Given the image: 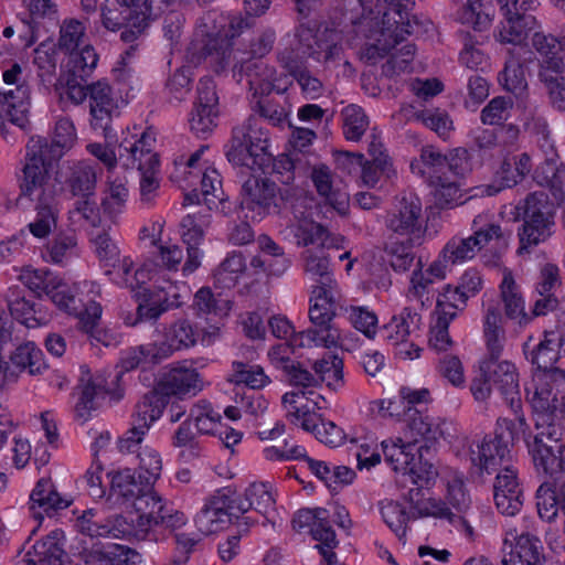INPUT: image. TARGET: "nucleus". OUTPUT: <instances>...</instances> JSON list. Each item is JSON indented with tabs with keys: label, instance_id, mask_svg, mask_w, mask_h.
<instances>
[{
	"label": "nucleus",
	"instance_id": "1",
	"mask_svg": "<svg viewBox=\"0 0 565 565\" xmlns=\"http://www.w3.org/2000/svg\"><path fill=\"white\" fill-rule=\"evenodd\" d=\"M527 428L524 415H518V422L500 418L493 436L470 446L472 466L480 472L495 473L493 500L498 511L508 516L515 515L523 505V489L510 446Z\"/></svg>",
	"mask_w": 565,
	"mask_h": 565
},
{
	"label": "nucleus",
	"instance_id": "2",
	"mask_svg": "<svg viewBox=\"0 0 565 565\" xmlns=\"http://www.w3.org/2000/svg\"><path fill=\"white\" fill-rule=\"evenodd\" d=\"M172 0H106L102 7V24L118 32L125 43L137 41Z\"/></svg>",
	"mask_w": 565,
	"mask_h": 565
},
{
	"label": "nucleus",
	"instance_id": "3",
	"mask_svg": "<svg viewBox=\"0 0 565 565\" xmlns=\"http://www.w3.org/2000/svg\"><path fill=\"white\" fill-rule=\"evenodd\" d=\"M285 54L295 60L296 64H303L305 60L312 58L329 67L330 64L341 60L342 45L334 29L321 28L308 22L295 29L289 46L279 52L278 57L281 64H284Z\"/></svg>",
	"mask_w": 565,
	"mask_h": 565
},
{
	"label": "nucleus",
	"instance_id": "4",
	"mask_svg": "<svg viewBox=\"0 0 565 565\" xmlns=\"http://www.w3.org/2000/svg\"><path fill=\"white\" fill-rule=\"evenodd\" d=\"M134 508L137 516L128 522L132 527L130 537L136 540L157 541V531L159 529L174 532L186 523L185 515L177 511L171 503L153 491L152 488L136 500Z\"/></svg>",
	"mask_w": 565,
	"mask_h": 565
},
{
	"label": "nucleus",
	"instance_id": "5",
	"mask_svg": "<svg viewBox=\"0 0 565 565\" xmlns=\"http://www.w3.org/2000/svg\"><path fill=\"white\" fill-rule=\"evenodd\" d=\"M259 118L250 115L244 124L232 131L226 157L233 164L248 170H262L271 161L268 152V131L259 125Z\"/></svg>",
	"mask_w": 565,
	"mask_h": 565
},
{
	"label": "nucleus",
	"instance_id": "6",
	"mask_svg": "<svg viewBox=\"0 0 565 565\" xmlns=\"http://www.w3.org/2000/svg\"><path fill=\"white\" fill-rule=\"evenodd\" d=\"M522 225L518 231L520 253L546 242L554 233L556 209L547 193L536 191L518 205Z\"/></svg>",
	"mask_w": 565,
	"mask_h": 565
},
{
	"label": "nucleus",
	"instance_id": "7",
	"mask_svg": "<svg viewBox=\"0 0 565 565\" xmlns=\"http://www.w3.org/2000/svg\"><path fill=\"white\" fill-rule=\"evenodd\" d=\"M337 289L313 288L310 298L309 320L311 327L299 332L300 347H337L341 339L340 329L334 323Z\"/></svg>",
	"mask_w": 565,
	"mask_h": 565
},
{
	"label": "nucleus",
	"instance_id": "8",
	"mask_svg": "<svg viewBox=\"0 0 565 565\" xmlns=\"http://www.w3.org/2000/svg\"><path fill=\"white\" fill-rule=\"evenodd\" d=\"M39 140H30L26 145L24 164L18 175L20 198H26L34 203L55 202L57 199V186L53 182L50 169L51 157L42 153Z\"/></svg>",
	"mask_w": 565,
	"mask_h": 565
},
{
	"label": "nucleus",
	"instance_id": "9",
	"mask_svg": "<svg viewBox=\"0 0 565 565\" xmlns=\"http://www.w3.org/2000/svg\"><path fill=\"white\" fill-rule=\"evenodd\" d=\"M45 295L61 309L70 315L78 316V327L92 339L107 344L106 333L99 328L102 306L96 301H88L82 309V300L77 298V285H71L54 275L49 280Z\"/></svg>",
	"mask_w": 565,
	"mask_h": 565
},
{
	"label": "nucleus",
	"instance_id": "10",
	"mask_svg": "<svg viewBox=\"0 0 565 565\" xmlns=\"http://www.w3.org/2000/svg\"><path fill=\"white\" fill-rule=\"evenodd\" d=\"M535 428L533 441H527V445L536 468L545 475L565 471V428L562 427V423H552L551 415L544 413L536 416Z\"/></svg>",
	"mask_w": 565,
	"mask_h": 565
},
{
	"label": "nucleus",
	"instance_id": "11",
	"mask_svg": "<svg viewBox=\"0 0 565 565\" xmlns=\"http://www.w3.org/2000/svg\"><path fill=\"white\" fill-rule=\"evenodd\" d=\"M481 7V0H466L456 13L458 22L471 26L475 31V34L469 31H460L463 47L459 54V61L470 70H479L487 64V55L479 46L487 39L482 32L490 28L491 19L482 11Z\"/></svg>",
	"mask_w": 565,
	"mask_h": 565
},
{
	"label": "nucleus",
	"instance_id": "12",
	"mask_svg": "<svg viewBox=\"0 0 565 565\" xmlns=\"http://www.w3.org/2000/svg\"><path fill=\"white\" fill-rule=\"evenodd\" d=\"M215 12H206L199 19L198 29L204 38L202 47L205 56L210 57L220 70H224L232 63L235 52L232 50L231 40L239 36L245 30L254 25L255 20L250 17L234 15L228 22V32L224 35L214 32L211 25L215 21Z\"/></svg>",
	"mask_w": 565,
	"mask_h": 565
},
{
	"label": "nucleus",
	"instance_id": "13",
	"mask_svg": "<svg viewBox=\"0 0 565 565\" xmlns=\"http://www.w3.org/2000/svg\"><path fill=\"white\" fill-rule=\"evenodd\" d=\"M238 210L245 218L260 221L268 214H278L284 202L280 188L267 178L250 174L241 190Z\"/></svg>",
	"mask_w": 565,
	"mask_h": 565
},
{
	"label": "nucleus",
	"instance_id": "14",
	"mask_svg": "<svg viewBox=\"0 0 565 565\" xmlns=\"http://www.w3.org/2000/svg\"><path fill=\"white\" fill-rule=\"evenodd\" d=\"M385 461L395 472H401L407 477L412 483L430 484V481L437 476L433 465L427 469L418 467L420 463L417 458L419 448L415 443L404 440L402 437L388 438L381 443Z\"/></svg>",
	"mask_w": 565,
	"mask_h": 565
},
{
	"label": "nucleus",
	"instance_id": "15",
	"mask_svg": "<svg viewBox=\"0 0 565 565\" xmlns=\"http://www.w3.org/2000/svg\"><path fill=\"white\" fill-rule=\"evenodd\" d=\"M89 126L103 132L105 138L111 137V122L119 116V100L106 79L90 83L88 96Z\"/></svg>",
	"mask_w": 565,
	"mask_h": 565
},
{
	"label": "nucleus",
	"instance_id": "16",
	"mask_svg": "<svg viewBox=\"0 0 565 565\" xmlns=\"http://www.w3.org/2000/svg\"><path fill=\"white\" fill-rule=\"evenodd\" d=\"M480 371L486 375L489 374L493 388L509 405L515 415L514 422H518V415H523V413L519 374L515 365L509 361L499 362L498 359L489 356L488 360L481 363Z\"/></svg>",
	"mask_w": 565,
	"mask_h": 565
},
{
	"label": "nucleus",
	"instance_id": "17",
	"mask_svg": "<svg viewBox=\"0 0 565 565\" xmlns=\"http://www.w3.org/2000/svg\"><path fill=\"white\" fill-rule=\"evenodd\" d=\"M422 202L415 194H404L397 199L394 209L387 213L386 227L399 235H409L412 244H420L424 234L422 226Z\"/></svg>",
	"mask_w": 565,
	"mask_h": 565
},
{
	"label": "nucleus",
	"instance_id": "18",
	"mask_svg": "<svg viewBox=\"0 0 565 565\" xmlns=\"http://www.w3.org/2000/svg\"><path fill=\"white\" fill-rule=\"evenodd\" d=\"M78 531L92 539L111 537L130 539L132 527L122 515L105 516L94 510L84 511L77 519Z\"/></svg>",
	"mask_w": 565,
	"mask_h": 565
},
{
	"label": "nucleus",
	"instance_id": "19",
	"mask_svg": "<svg viewBox=\"0 0 565 565\" xmlns=\"http://www.w3.org/2000/svg\"><path fill=\"white\" fill-rule=\"evenodd\" d=\"M154 137L142 132L137 140L125 139L118 148V162L125 169H136L139 172L159 169V158L153 151Z\"/></svg>",
	"mask_w": 565,
	"mask_h": 565
},
{
	"label": "nucleus",
	"instance_id": "20",
	"mask_svg": "<svg viewBox=\"0 0 565 565\" xmlns=\"http://www.w3.org/2000/svg\"><path fill=\"white\" fill-rule=\"evenodd\" d=\"M446 273L445 265L438 258L426 268L418 258L409 278L407 298L420 301L422 306L430 303L436 292L435 286L446 278Z\"/></svg>",
	"mask_w": 565,
	"mask_h": 565
},
{
	"label": "nucleus",
	"instance_id": "21",
	"mask_svg": "<svg viewBox=\"0 0 565 565\" xmlns=\"http://www.w3.org/2000/svg\"><path fill=\"white\" fill-rule=\"evenodd\" d=\"M564 338L557 332H545L544 340L530 350L529 341L523 344L526 359L536 366L535 373H548L565 379V371L555 366L561 358V347Z\"/></svg>",
	"mask_w": 565,
	"mask_h": 565
},
{
	"label": "nucleus",
	"instance_id": "22",
	"mask_svg": "<svg viewBox=\"0 0 565 565\" xmlns=\"http://www.w3.org/2000/svg\"><path fill=\"white\" fill-rule=\"evenodd\" d=\"M541 541L529 533L507 532L501 561L507 565H542Z\"/></svg>",
	"mask_w": 565,
	"mask_h": 565
},
{
	"label": "nucleus",
	"instance_id": "23",
	"mask_svg": "<svg viewBox=\"0 0 565 565\" xmlns=\"http://www.w3.org/2000/svg\"><path fill=\"white\" fill-rule=\"evenodd\" d=\"M250 509L252 503H248L245 497L227 498L224 495L217 498L211 505H205L195 516V523L202 532L212 533L218 529L217 523L223 521L222 515L239 519L241 514Z\"/></svg>",
	"mask_w": 565,
	"mask_h": 565
},
{
	"label": "nucleus",
	"instance_id": "24",
	"mask_svg": "<svg viewBox=\"0 0 565 565\" xmlns=\"http://www.w3.org/2000/svg\"><path fill=\"white\" fill-rule=\"evenodd\" d=\"M209 214H189L181 221L182 241L186 245L188 258L182 267L184 276L194 273L201 265L204 227L209 225Z\"/></svg>",
	"mask_w": 565,
	"mask_h": 565
},
{
	"label": "nucleus",
	"instance_id": "25",
	"mask_svg": "<svg viewBox=\"0 0 565 565\" xmlns=\"http://www.w3.org/2000/svg\"><path fill=\"white\" fill-rule=\"evenodd\" d=\"M11 365L8 362L0 361V386L12 380L15 371H28L31 375L41 374L46 364L43 359V352L33 342H26L19 345L10 355Z\"/></svg>",
	"mask_w": 565,
	"mask_h": 565
},
{
	"label": "nucleus",
	"instance_id": "26",
	"mask_svg": "<svg viewBox=\"0 0 565 565\" xmlns=\"http://www.w3.org/2000/svg\"><path fill=\"white\" fill-rule=\"evenodd\" d=\"M548 476L536 490V508L540 518L551 522L559 510L565 515V471Z\"/></svg>",
	"mask_w": 565,
	"mask_h": 565
},
{
	"label": "nucleus",
	"instance_id": "27",
	"mask_svg": "<svg viewBox=\"0 0 565 565\" xmlns=\"http://www.w3.org/2000/svg\"><path fill=\"white\" fill-rule=\"evenodd\" d=\"M166 396L196 395L203 390V381L195 369L177 366L164 372L156 383Z\"/></svg>",
	"mask_w": 565,
	"mask_h": 565
},
{
	"label": "nucleus",
	"instance_id": "28",
	"mask_svg": "<svg viewBox=\"0 0 565 565\" xmlns=\"http://www.w3.org/2000/svg\"><path fill=\"white\" fill-rule=\"evenodd\" d=\"M72 503L67 497L60 494L50 478H41L30 494V509L35 520L41 522L44 514L68 508Z\"/></svg>",
	"mask_w": 565,
	"mask_h": 565
},
{
	"label": "nucleus",
	"instance_id": "29",
	"mask_svg": "<svg viewBox=\"0 0 565 565\" xmlns=\"http://www.w3.org/2000/svg\"><path fill=\"white\" fill-rule=\"evenodd\" d=\"M526 53H529L526 49H509L504 67L498 75L499 83L503 89L512 93L518 98H522L527 93L524 66V55Z\"/></svg>",
	"mask_w": 565,
	"mask_h": 565
},
{
	"label": "nucleus",
	"instance_id": "30",
	"mask_svg": "<svg viewBox=\"0 0 565 565\" xmlns=\"http://www.w3.org/2000/svg\"><path fill=\"white\" fill-rule=\"evenodd\" d=\"M494 31V39L501 44H511L515 49H526V40L535 31L539 22L535 17L502 15Z\"/></svg>",
	"mask_w": 565,
	"mask_h": 565
},
{
	"label": "nucleus",
	"instance_id": "31",
	"mask_svg": "<svg viewBox=\"0 0 565 565\" xmlns=\"http://www.w3.org/2000/svg\"><path fill=\"white\" fill-rule=\"evenodd\" d=\"M422 317L411 307H404L398 315L392 317L390 322L383 326L384 340L393 345L405 343L420 331Z\"/></svg>",
	"mask_w": 565,
	"mask_h": 565
},
{
	"label": "nucleus",
	"instance_id": "32",
	"mask_svg": "<svg viewBox=\"0 0 565 565\" xmlns=\"http://www.w3.org/2000/svg\"><path fill=\"white\" fill-rule=\"evenodd\" d=\"M458 521L445 520L452 527L465 531L468 536L473 535L472 526L467 522L463 514L469 510L471 500L465 489L463 480L457 476L447 481L446 501H444Z\"/></svg>",
	"mask_w": 565,
	"mask_h": 565
},
{
	"label": "nucleus",
	"instance_id": "33",
	"mask_svg": "<svg viewBox=\"0 0 565 565\" xmlns=\"http://www.w3.org/2000/svg\"><path fill=\"white\" fill-rule=\"evenodd\" d=\"M65 184L74 196L95 195L97 174L88 161H68L64 167Z\"/></svg>",
	"mask_w": 565,
	"mask_h": 565
},
{
	"label": "nucleus",
	"instance_id": "34",
	"mask_svg": "<svg viewBox=\"0 0 565 565\" xmlns=\"http://www.w3.org/2000/svg\"><path fill=\"white\" fill-rule=\"evenodd\" d=\"M162 340H156V344L163 359H168L174 351L188 349L196 343L198 331L192 324L181 319L164 328Z\"/></svg>",
	"mask_w": 565,
	"mask_h": 565
},
{
	"label": "nucleus",
	"instance_id": "35",
	"mask_svg": "<svg viewBox=\"0 0 565 565\" xmlns=\"http://www.w3.org/2000/svg\"><path fill=\"white\" fill-rule=\"evenodd\" d=\"M415 484L417 487L409 489L405 497L407 502L411 504L413 519L431 516L438 520L454 521V514L450 513V509L443 500L436 498H422V489L428 484ZM455 521H458V519L456 518Z\"/></svg>",
	"mask_w": 565,
	"mask_h": 565
},
{
	"label": "nucleus",
	"instance_id": "36",
	"mask_svg": "<svg viewBox=\"0 0 565 565\" xmlns=\"http://www.w3.org/2000/svg\"><path fill=\"white\" fill-rule=\"evenodd\" d=\"M564 70V62L553 58L547 62L543 70L539 71V78L546 88L550 103L558 111H565Z\"/></svg>",
	"mask_w": 565,
	"mask_h": 565
},
{
	"label": "nucleus",
	"instance_id": "37",
	"mask_svg": "<svg viewBox=\"0 0 565 565\" xmlns=\"http://www.w3.org/2000/svg\"><path fill=\"white\" fill-rule=\"evenodd\" d=\"M168 403L169 398L156 384L136 404L132 422L138 424L141 429H149L161 417Z\"/></svg>",
	"mask_w": 565,
	"mask_h": 565
},
{
	"label": "nucleus",
	"instance_id": "38",
	"mask_svg": "<svg viewBox=\"0 0 565 565\" xmlns=\"http://www.w3.org/2000/svg\"><path fill=\"white\" fill-rule=\"evenodd\" d=\"M6 300L11 316L28 328H35L44 320L40 310L36 309V303L26 299L25 291L21 287H10L6 294Z\"/></svg>",
	"mask_w": 565,
	"mask_h": 565
},
{
	"label": "nucleus",
	"instance_id": "39",
	"mask_svg": "<svg viewBox=\"0 0 565 565\" xmlns=\"http://www.w3.org/2000/svg\"><path fill=\"white\" fill-rule=\"evenodd\" d=\"M0 103L7 107L9 120L24 128L29 120L30 88L26 84H18L14 88L0 90Z\"/></svg>",
	"mask_w": 565,
	"mask_h": 565
},
{
	"label": "nucleus",
	"instance_id": "40",
	"mask_svg": "<svg viewBox=\"0 0 565 565\" xmlns=\"http://www.w3.org/2000/svg\"><path fill=\"white\" fill-rule=\"evenodd\" d=\"M500 294L508 319L518 322L520 326H525L532 320V316L525 311L524 299L510 271L503 276Z\"/></svg>",
	"mask_w": 565,
	"mask_h": 565
},
{
	"label": "nucleus",
	"instance_id": "41",
	"mask_svg": "<svg viewBox=\"0 0 565 565\" xmlns=\"http://www.w3.org/2000/svg\"><path fill=\"white\" fill-rule=\"evenodd\" d=\"M386 9L382 18V33H387L398 42L403 33L411 34L408 20L409 0H383Z\"/></svg>",
	"mask_w": 565,
	"mask_h": 565
},
{
	"label": "nucleus",
	"instance_id": "42",
	"mask_svg": "<svg viewBox=\"0 0 565 565\" xmlns=\"http://www.w3.org/2000/svg\"><path fill=\"white\" fill-rule=\"evenodd\" d=\"M151 487H146L143 478L136 479L135 472L127 468L111 473L110 493L122 503H136L139 497L143 495Z\"/></svg>",
	"mask_w": 565,
	"mask_h": 565
},
{
	"label": "nucleus",
	"instance_id": "43",
	"mask_svg": "<svg viewBox=\"0 0 565 565\" xmlns=\"http://www.w3.org/2000/svg\"><path fill=\"white\" fill-rule=\"evenodd\" d=\"M404 424L405 438L415 443V445H417L419 439L436 441L443 436L439 424L435 423L434 418L428 415H424L417 407L413 412L407 413V419Z\"/></svg>",
	"mask_w": 565,
	"mask_h": 565
},
{
	"label": "nucleus",
	"instance_id": "44",
	"mask_svg": "<svg viewBox=\"0 0 565 565\" xmlns=\"http://www.w3.org/2000/svg\"><path fill=\"white\" fill-rule=\"evenodd\" d=\"M303 258L307 275L316 281L312 289L318 287H323V289L328 291H330V289H337V280L333 277L329 258L324 255L323 249L317 252L308 249L303 253Z\"/></svg>",
	"mask_w": 565,
	"mask_h": 565
},
{
	"label": "nucleus",
	"instance_id": "45",
	"mask_svg": "<svg viewBox=\"0 0 565 565\" xmlns=\"http://www.w3.org/2000/svg\"><path fill=\"white\" fill-rule=\"evenodd\" d=\"M188 419L194 424L199 435L222 433V415L206 399H199L192 405Z\"/></svg>",
	"mask_w": 565,
	"mask_h": 565
},
{
	"label": "nucleus",
	"instance_id": "46",
	"mask_svg": "<svg viewBox=\"0 0 565 565\" xmlns=\"http://www.w3.org/2000/svg\"><path fill=\"white\" fill-rule=\"evenodd\" d=\"M502 315L497 303L487 307L483 318V335L489 356L499 359L503 349L504 330Z\"/></svg>",
	"mask_w": 565,
	"mask_h": 565
},
{
	"label": "nucleus",
	"instance_id": "47",
	"mask_svg": "<svg viewBox=\"0 0 565 565\" xmlns=\"http://www.w3.org/2000/svg\"><path fill=\"white\" fill-rule=\"evenodd\" d=\"M75 136L73 121L70 118H60L55 124L54 138L51 141L43 137H32L30 140L41 141L42 153L56 160L63 156L65 148L72 146Z\"/></svg>",
	"mask_w": 565,
	"mask_h": 565
},
{
	"label": "nucleus",
	"instance_id": "48",
	"mask_svg": "<svg viewBox=\"0 0 565 565\" xmlns=\"http://www.w3.org/2000/svg\"><path fill=\"white\" fill-rule=\"evenodd\" d=\"M65 537L61 530H54L33 545V554L41 565H63L66 558Z\"/></svg>",
	"mask_w": 565,
	"mask_h": 565
},
{
	"label": "nucleus",
	"instance_id": "49",
	"mask_svg": "<svg viewBox=\"0 0 565 565\" xmlns=\"http://www.w3.org/2000/svg\"><path fill=\"white\" fill-rule=\"evenodd\" d=\"M531 170L532 160L526 152L505 157L497 171V177L501 181L500 188L497 191L516 185Z\"/></svg>",
	"mask_w": 565,
	"mask_h": 565
},
{
	"label": "nucleus",
	"instance_id": "50",
	"mask_svg": "<svg viewBox=\"0 0 565 565\" xmlns=\"http://www.w3.org/2000/svg\"><path fill=\"white\" fill-rule=\"evenodd\" d=\"M276 33L271 29L263 30L258 33L248 45L245 52L236 51L232 56L233 71L243 73L245 71V63L252 58H263L266 56L274 46Z\"/></svg>",
	"mask_w": 565,
	"mask_h": 565
},
{
	"label": "nucleus",
	"instance_id": "51",
	"mask_svg": "<svg viewBox=\"0 0 565 565\" xmlns=\"http://www.w3.org/2000/svg\"><path fill=\"white\" fill-rule=\"evenodd\" d=\"M558 379V376L548 373H534V391L532 394L529 391L527 396L536 416L546 413L551 407V403L559 394L554 392V383Z\"/></svg>",
	"mask_w": 565,
	"mask_h": 565
},
{
	"label": "nucleus",
	"instance_id": "52",
	"mask_svg": "<svg viewBox=\"0 0 565 565\" xmlns=\"http://www.w3.org/2000/svg\"><path fill=\"white\" fill-rule=\"evenodd\" d=\"M129 191L126 184L120 180L107 182V189L100 201L103 214L113 223H117L118 217L124 213L128 201Z\"/></svg>",
	"mask_w": 565,
	"mask_h": 565
},
{
	"label": "nucleus",
	"instance_id": "53",
	"mask_svg": "<svg viewBox=\"0 0 565 565\" xmlns=\"http://www.w3.org/2000/svg\"><path fill=\"white\" fill-rule=\"evenodd\" d=\"M312 369L315 371L316 387L326 383L331 390H339L343 386V361L337 355H327L317 360Z\"/></svg>",
	"mask_w": 565,
	"mask_h": 565
},
{
	"label": "nucleus",
	"instance_id": "54",
	"mask_svg": "<svg viewBox=\"0 0 565 565\" xmlns=\"http://www.w3.org/2000/svg\"><path fill=\"white\" fill-rule=\"evenodd\" d=\"M282 66L291 74L308 99L319 98L324 90L320 78L315 76L303 64H296L289 55L285 54Z\"/></svg>",
	"mask_w": 565,
	"mask_h": 565
},
{
	"label": "nucleus",
	"instance_id": "55",
	"mask_svg": "<svg viewBox=\"0 0 565 565\" xmlns=\"http://www.w3.org/2000/svg\"><path fill=\"white\" fill-rule=\"evenodd\" d=\"M343 136L348 141L359 142L370 128V118L364 109L350 104L341 111Z\"/></svg>",
	"mask_w": 565,
	"mask_h": 565
},
{
	"label": "nucleus",
	"instance_id": "56",
	"mask_svg": "<svg viewBox=\"0 0 565 565\" xmlns=\"http://www.w3.org/2000/svg\"><path fill=\"white\" fill-rule=\"evenodd\" d=\"M445 160L446 154H443L433 146H427L422 149L419 159L412 161L411 170L413 173L422 177L428 175L430 182H434L438 179V174H447L445 171Z\"/></svg>",
	"mask_w": 565,
	"mask_h": 565
},
{
	"label": "nucleus",
	"instance_id": "57",
	"mask_svg": "<svg viewBox=\"0 0 565 565\" xmlns=\"http://www.w3.org/2000/svg\"><path fill=\"white\" fill-rule=\"evenodd\" d=\"M163 359L156 342L142 344L127 350L121 358V366L125 371L137 367L147 370L149 366L160 363Z\"/></svg>",
	"mask_w": 565,
	"mask_h": 565
},
{
	"label": "nucleus",
	"instance_id": "58",
	"mask_svg": "<svg viewBox=\"0 0 565 565\" xmlns=\"http://www.w3.org/2000/svg\"><path fill=\"white\" fill-rule=\"evenodd\" d=\"M245 270L246 263L243 254L234 252L216 268L214 273V284L216 287L231 289L236 286Z\"/></svg>",
	"mask_w": 565,
	"mask_h": 565
},
{
	"label": "nucleus",
	"instance_id": "59",
	"mask_svg": "<svg viewBox=\"0 0 565 565\" xmlns=\"http://www.w3.org/2000/svg\"><path fill=\"white\" fill-rule=\"evenodd\" d=\"M34 210L36 215L34 221L29 223V231L35 237L44 238L56 227L58 200L34 203Z\"/></svg>",
	"mask_w": 565,
	"mask_h": 565
},
{
	"label": "nucleus",
	"instance_id": "60",
	"mask_svg": "<svg viewBox=\"0 0 565 565\" xmlns=\"http://www.w3.org/2000/svg\"><path fill=\"white\" fill-rule=\"evenodd\" d=\"M479 252L476 242L469 237H452L443 248L437 257L448 269L450 265L463 263L473 258Z\"/></svg>",
	"mask_w": 565,
	"mask_h": 565
},
{
	"label": "nucleus",
	"instance_id": "61",
	"mask_svg": "<svg viewBox=\"0 0 565 565\" xmlns=\"http://www.w3.org/2000/svg\"><path fill=\"white\" fill-rule=\"evenodd\" d=\"M78 390L79 397L74 409L75 417L86 422L90 417L92 411L96 409L97 399L104 397L105 391L97 380L92 379L87 380V382H84V379H82Z\"/></svg>",
	"mask_w": 565,
	"mask_h": 565
},
{
	"label": "nucleus",
	"instance_id": "62",
	"mask_svg": "<svg viewBox=\"0 0 565 565\" xmlns=\"http://www.w3.org/2000/svg\"><path fill=\"white\" fill-rule=\"evenodd\" d=\"M380 513L385 524L402 539L406 535L407 523L413 519L406 508L393 500H383L379 503Z\"/></svg>",
	"mask_w": 565,
	"mask_h": 565
},
{
	"label": "nucleus",
	"instance_id": "63",
	"mask_svg": "<svg viewBox=\"0 0 565 565\" xmlns=\"http://www.w3.org/2000/svg\"><path fill=\"white\" fill-rule=\"evenodd\" d=\"M456 318L454 310L439 309L433 313L434 322L430 328L429 344L436 351H447L452 345L448 328L450 322Z\"/></svg>",
	"mask_w": 565,
	"mask_h": 565
},
{
	"label": "nucleus",
	"instance_id": "64",
	"mask_svg": "<svg viewBox=\"0 0 565 565\" xmlns=\"http://www.w3.org/2000/svg\"><path fill=\"white\" fill-rule=\"evenodd\" d=\"M297 244L301 246L316 245L323 248L335 246V239L330 236L326 227L316 222H302L295 232Z\"/></svg>",
	"mask_w": 565,
	"mask_h": 565
}]
</instances>
